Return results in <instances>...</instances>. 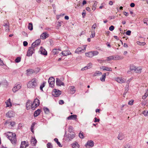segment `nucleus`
Listing matches in <instances>:
<instances>
[{"label":"nucleus","instance_id":"c9c22d12","mask_svg":"<svg viewBox=\"0 0 148 148\" xmlns=\"http://www.w3.org/2000/svg\"><path fill=\"white\" fill-rule=\"evenodd\" d=\"M54 140L56 143L59 146V147H61L62 146L60 144V143L58 141V140L57 138H55L54 139Z\"/></svg>","mask_w":148,"mask_h":148},{"label":"nucleus","instance_id":"4c0bfd02","mask_svg":"<svg viewBox=\"0 0 148 148\" xmlns=\"http://www.w3.org/2000/svg\"><path fill=\"white\" fill-rule=\"evenodd\" d=\"M142 69L140 68H136L135 70V71L136 73H140L141 72Z\"/></svg>","mask_w":148,"mask_h":148},{"label":"nucleus","instance_id":"6ab92c4d","mask_svg":"<svg viewBox=\"0 0 148 148\" xmlns=\"http://www.w3.org/2000/svg\"><path fill=\"white\" fill-rule=\"evenodd\" d=\"M41 112V110L40 109H38L36 110L34 113V116L36 117L40 114Z\"/></svg>","mask_w":148,"mask_h":148},{"label":"nucleus","instance_id":"79ce46f5","mask_svg":"<svg viewBox=\"0 0 148 148\" xmlns=\"http://www.w3.org/2000/svg\"><path fill=\"white\" fill-rule=\"evenodd\" d=\"M5 103L6 105V107H9L10 106H12V104L10 101L5 102Z\"/></svg>","mask_w":148,"mask_h":148},{"label":"nucleus","instance_id":"774afa93","mask_svg":"<svg viewBox=\"0 0 148 148\" xmlns=\"http://www.w3.org/2000/svg\"><path fill=\"white\" fill-rule=\"evenodd\" d=\"M94 121L95 122H99L100 121L99 119H97L96 117H95L94 118Z\"/></svg>","mask_w":148,"mask_h":148},{"label":"nucleus","instance_id":"4d7b16f0","mask_svg":"<svg viewBox=\"0 0 148 148\" xmlns=\"http://www.w3.org/2000/svg\"><path fill=\"white\" fill-rule=\"evenodd\" d=\"M92 64L91 63H90L88 64L86 66H87V68L88 69L92 67Z\"/></svg>","mask_w":148,"mask_h":148},{"label":"nucleus","instance_id":"72a5a7b5","mask_svg":"<svg viewBox=\"0 0 148 148\" xmlns=\"http://www.w3.org/2000/svg\"><path fill=\"white\" fill-rule=\"evenodd\" d=\"M43 109L46 114H48L49 113V110L48 108L44 107L43 108Z\"/></svg>","mask_w":148,"mask_h":148},{"label":"nucleus","instance_id":"ddd939ff","mask_svg":"<svg viewBox=\"0 0 148 148\" xmlns=\"http://www.w3.org/2000/svg\"><path fill=\"white\" fill-rule=\"evenodd\" d=\"M21 88V85L20 84H17L16 86L14 87L12 89V90L14 92H16L18 89Z\"/></svg>","mask_w":148,"mask_h":148},{"label":"nucleus","instance_id":"5fc2aeb1","mask_svg":"<svg viewBox=\"0 0 148 148\" xmlns=\"http://www.w3.org/2000/svg\"><path fill=\"white\" fill-rule=\"evenodd\" d=\"M79 136L81 138H84V136L83 133H81L80 132L79 134Z\"/></svg>","mask_w":148,"mask_h":148},{"label":"nucleus","instance_id":"1a4fd4ad","mask_svg":"<svg viewBox=\"0 0 148 148\" xmlns=\"http://www.w3.org/2000/svg\"><path fill=\"white\" fill-rule=\"evenodd\" d=\"M29 146L28 142L25 141H22L20 145V148H26Z\"/></svg>","mask_w":148,"mask_h":148},{"label":"nucleus","instance_id":"680f3d73","mask_svg":"<svg viewBox=\"0 0 148 148\" xmlns=\"http://www.w3.org/2000/svg\"><path fill=\"white\" fill-rule=\"evenodd\" d=\"M97 26V24L96 23H95L92 25V28H93L94 29L96 28V27Z\"/></svg>","mask_w":148,"mask_h":148},{"label":"nucleus","instance_id":"052dcab7","mask_svg":"<svg viewBox=\"0 0 148 148\" xmlns=\"http://www.w3.org/2000/svg\"><path fill=\"white\" fill-rule=\"evenodd\" d=\"M114 29V27L113 25H111L109 28V29L110 31H112Z\"/></svg>","mask_w":148,"mask_h":148},{"label":"nucleus","instance_id":"4be33fe9","mask_svg":"<svg viewBox=\"0 0 148 148\" xmlns=\"http://www.w3.org/2000/svg\"><path fill=\"white\" fill-rule=\"evenodd\" d=\"M71 93L72 94H73L75 92V87L74 86H71L70 88Z\"/></svg>","mask_w":148,"mask_h":148},{"label":"nucleus","instance_id":"2f4dec72","mask_svg":"<svg viewBox=\"0 0 148 148\" xmlns=\"http://www.w3.org/2000/svg\"><path fill=\"white\" fill-rule=\"evenodd\" d=\"M136 67L135 66L133 65H130V71H127V73H128L129 72L131 71H133L134 70L135 71V69L136 68Z\"/></svg>","mask_w":148,"mask_h":148},{"label":"nucleus","instance_id":"7c9ffc66","mask_svg":"<svg viewBox=\"0 0 148 148\" xmlns=\"http://www.w3.org/2000/svg\"><path fill=\"white\" fill-rule=\"evenodd\" d=\"M72 147L73 148H79V145L76 142L72 144Z\"/></svg>","mask_w":148,"mask_h":148},{"label":"nucleus","instance_id":"09e8293b","mask_svg":"<svg viewBox=\"0 0 148 148\" xmlns=\"http://www.w3.org/2000/svg\"><path fill=\"white\" fill-rule=\"evenodd\" d=\"M92 55H93V56L97 55L99 54V52L97 51H92Z\"/></svg>","mask_w":148,"mask_h":148},{"label":"nucleus","instance_id":"bb28decb","mask_svg":"<svg viewBox=\"0 0 148 148\" xmlns=\"http://www.w3.org/2000/svg\"><path fill=\"white\" fill-rule=\"evenodd\" d=\"M36 124V123L35 122H33L31 126L30 127V130L31 132L33 133H34V127L35 125Z\"/></svg>","mask_w":148,"mask_h":148},{"label":"nucleus","instance_id":"a211bd4d","mask_svg":"<svg viewBox=\"0 0 148 148\" xmlns=\"http://www.w3.org/2000/svg\"><path fill=\"white\" fill-rule=\"evenodd\" d=\"M61 54L64 56L71 54V53L69 51H64L61 52Z\"/></svg>","mask_w":148,"mask_h":148},{"label":"nucleus","instance_id":"f257e3e1","mask_svg":"<svg viewBox=\"0 0 148 148\" xmlns=\"http://www.w3.org/2000/svg\"><path fill=\"white\" fill-rule=\"evenodd\" d=\"M4 134L6 135L13 144L15 145L16 144V138L15 133L8 132Z\"/></svg>","mask_w":148,"mask_h":148},{"label":"nucleus","instance_id":"f03ea898","mask_svg":"<svg viewBox=\"0 0 148 148\" xmlns=\"http://www.w3.org/2000/svg\"><path fill=\"white\" fill-rule=\"evenodd\" d=\"M37 46V45L33 42L32 44L31 47H29L26 56L28 57L32 56V54L34 53V48Z\"/></svg>","mask_w":148,"mask_h":148},{"label":"nucleus","instance_id":"3c124183","mask_svg":"<svg viewBox=\"0 0 148 148\" xmlns=\"http://www.w3.org/2000/svg\"><path fill=\"white\" fill-rule=\"evenodd\" d=\"M108 59L107 60H114V56H110L107 58Z\"/></svg>","mask_w":148,"mask_h":148},{"label":"nucleus","instance_id":"0e129e2a","mask_svg":"<svg viewBox=\"0 0 148 148\" xmlns=\"http://www.w3.org/2000/svg\"><path fill=\"white\" fill-rule=\"evenodd\" d=\"M131 31L129 30L127 31L126 32V35H129V36H130L131 35Z\"/></svg>","mask_w":148,"mask_h":148},{"label":"nucleus","instance_id":"4468645a","mask_svg":"<svg viewBox=\"0 0 148 148\" xmlns=\"http://www.w3.org/2000/svg\"><path fill=\"white\" fill-rule=\"evenodd\" d=\"M77 116L75 114L71 115L67 118V119L75 120L77 119Z\"/></svg>","mask_w":148,"mask_h":148},{"label":"nucleus","instance_id":"338daca9","mask_svg":"<svg viewBox=\"0 0 148 148\" xmlns=\"http://www.w3.org/2000/svg\"><path fill=\"white\" fill-rule=\"evenodd\" d=\"M23 45L24 46H26L28 45V43L26 41H24L23 42Z\"/></svg>","mask_w":148,"mask_h":148},{"label":"nucleus","instance_id":"13d9d810","mask_svg":"<svg viewBox=\"0 0 148 148\" xmlns=\"http://www.w3.org/2000/svg\"><path fill=\"white\" fill-rule=\"evenodd\" d=\"M16 124L15 122L14 121H12L10 122V125L12 127H14Z\"/></svg>","mask_w":148,"mask_h":148},{"label":"nucleus","instance_id":"ea45409f","mask_svg":"<svg viewBox=\"0 0 148 148\" xmlns=\"http://www.w3.org/2000/svg\"><path fill=\"white\" fill-rule=\"evenodd\" d=\"M129 86L128 85L125 88V89L124 91V92L123 94V95H125L126 94V93H127V91H128L129 89Z\"/></svg>","mask_w":148,"mask_h":148},{"label":"nucleus","instance_id":"864d4df0","mask_svg":"<svg viewBox=\"0 0 148 148\" xmlns=\"http://www.w3.org/2000/svg\"><path fill=\"white\" fill-rule=\"evenodd\" d=\"M93 33H92H92L91 34V35L90 36V38H94L95 36V30H93Z\"/></svg>","mask_w":148,"mask_h":148},{"label":"nucleus","instance_id":"9b49d317","mask_svg":"<svg viewBox=\"0 0 148 148\" xmlns=\"http://www.w3.org/2000/svg\"><path fill=\"white\" fill-rule=\"evenodd\" d=\"M6 116L9 118H11L14 117V113L12 111H9L8 112L5 114Z\"/></svg>","mask_w":148,"mask_h":148},{"label":"nucleus","instance_id":"e433bc0d","mask_svg":"<svg viewBox=\"0 0 148 148\" xmlns=\"http://www.w3.org/2000/svg\"><path fill=\"white\" fill-rule=\"evenodd\" d=\"M40 39H38L35 40L34 42L36 44V45H37L38 46L40 45Z\"/></svg>","mask_w":148,"mask_h":148},{"label":"nucleus","instance_id":"7ed1b4c3","mask_svg":"<svg viewBox=\"0 0 148 148\" xmlns=\"http://www.w3.org/2000/svg\"><path fill=\"white\" fill-rule=\"evenodd\" d=\"M37 80L35 78L32 79L27 84V87L29 88H35L37 86Z\"/></svg>","mask_w":148,"mask_h":148},{"label":"nucleus","instance_id":"49530a36","mask_svg":"<svg viewBox=\"0 0 148 148\" xmlns=\"http://www.w3.org/2000/svg\"><path fill=\"white\" fill-rule=\"evenodd\" d=\"M73 130V127H72L71 126H70L68 128V131L70 133H73L72 132Z\"/></svg>","mask_w":148,"mask_h":148},{"label":"nucleus","instance_id":"37998d69","mask_svg":"<svg viewBox=\"0 0 148 148\" xmlns=\"http://www.w3.org/2000/svg\"><path fill=\"white\" fill-rule=\"evenodd\" d=\"M118 139L122 140L123 139V135L122 134H119L118 136Z\"/></svg>","mask_w":148,"mask_h":148},{"label":"nucleus","instance_id":"5701e85b","mask_svg":"<svg viewBox=\"0 0 148 148\" xmlns=\"http://www.w3.org/2000/svg\"><path fill=\"white\" fill-rule=\"evenodd\" d=\"M102 68L104 71L106 70L108 71H112V70L111 68H109L106 66H102Z\"/></svg>","mask_w":148,"mask_h":148},{"label":"nucleus","instance_id":"58836bf2","mask_svg":"<svg viewBox=\"0 0 148 148\" xmlns=\"http://www.w3.org/2000/svg\"><path fill=\"white\" fill-rule=\"evenodd\" d=\"M102 73L101 72L97 71H96L93 74V76H97L98 75H101V74Z\"/></svg>","mask_w":148,"mask_h":148},{"label":"nucleus","instance_id":"f8f14e48","mask_svg":"<svg viewBox=\"0 0 148 148\" xmlns=\"http://www.w3.org/2000/svg\"><path fill=\"white\" fill-rule=\"evenodd\" d=\"M40 53L42 55L44 56H47V51L45 49L42 47H41L40 49Z\"/></svg>","mask_w":148,"mask_h":148},{"label":"nucleus","instance_id":"b1692460","mask_svg":"<svg viewBox=\"0 0 148 148\" xmlns=\"http://www.w3.org/2000/svg\"><path fill=\"white\" fill-rule=\"evenodd\" d=\"M123 56H114V60H119L120 59H123Z\"/></svg>","mask_w":148,"mask_h":148},{"label":"nucleus","instance_id":"f3484780","mask_svg":"<svg viewBox=\"0 0 148 148\" xmlns=\"http://www.w3.org/2000/svg\"><path fill=\"white\" fill-rule=\"evenodd\" d=\"M26 71L27 72L26 74L27 75H29L34 73L35 71L34 70L32 69H27Z\"/></svg>","mask_w":148,"mask_h":148},{"label":"nucleus","instance_id":"a19ab883","mask_svg":"<svg viewBox=\"0 0 148 148\" xmlns=\"http://www.w3.org/2000/svg\"><path fill=\"white\" fill-rule=\"evenodd\" d=\"M50 87L53 88L54 86L55 81L48 82Z\"/></svg>","mask_w":148,"mask_h":148},{"label":"nucleus","instance_id":"a18cd8bd","mask_svg":"<svg viewBox=\"0 0 148 148\" xmlns=\"http://www.w3.org/2000/svg\"><path fill=\"white\" fill-rule=\"evenodd\" d=\"M47 148H53V146L50 143H48L47 145Z\"/></svg>","mask_w":148,"mask_h":148},{"label":"nucleus","instance_id":"603ef678","mask_svg":"<svg viewBox=\"0 0 148 148\" xmlns=\"http://www.w3.org/2000/svg\"><path fill=\"white\" fill-rule=\"evenodd\" d=\"M55 79L53 77H50L48 79V82L55 81Z\"/></svg>","mask_w":148,"mask_h":148},{"label":"nucleus","instance_id":"8fccbe9b","mask_svg":"<svg viewBox=\"0 0 148 148\" xmlns=\"http://www.w3.org/2000/svg\"><path fill=\"white\" fill-rule=\"evenodd\" d=\"M137 43L139 45L141 46H144L145 44V42H141L140 41H138L137 42Z\"/></svg>","mask_w":148,"mask_h":148},{"label":"nucleus","instance_id":"0eeeda50","mask_svg":"<svg viewBox=\"0 0 148 148\" xmlns=\"http://www.w3.org/2000/svg\"><path fill=\"white\" fill-rule=\"evenodd\" d=\"M94 144V143L92 140H88L86 143L85 145V146L87 148H90L93 147Z\"/></svg>","mask_w":148,"mask_h":148},{"label":"nucleus","instance_id":"cd10ccee","mask_svg":"<svg viewBox=\"0 0 148 148\" xmlns=\"http://www.w3.org/2000/svg\"><path fill=\"white\" fill-rule=\"evenodd\" d=\"M59 49H53L52 52L54 55H56L58 53H59Z\"/></svg>","mask_w":148,"mask_h":148},{"label":"nucleus","instance_id":"39448f33","mask_svg":"<svg viewBox=\"0 0 148 148\" xmlns=\"http://www.w3.org/2000/svg\"><path fill=\"white\" fill-rule=\"evenodd\" d=\"M66 132L65 131L64 136L67 138L66 140L69 141L71 140L75 137V134L74 133H70L68 134V135H66Z\"/></svg>","mask_w":148,"mask_h":148},{"label":"nucleus","instance_id":"a878e982","mask_svg":"<svg viewBox=\"0 0 148 148\" xmlns=\"http://www.w3.org/2000/svg\"><path fill=\"white\" fill-rule=\"evenodd\" d=\"M106 73H104L102 75V77L100 78V80L102 82H104L106 77Z\"/></svg>","mask_w":148,"mask_h":148},{"label":"nucleus","instance_id":"aec40b11","mask_svg":"<svg viewBox=\"0 0 148 148\" xmlns=\"http://www.w3.org/2000/svg\"><path fill=\"white\" fill-rule=\"evenodd\" d=\"M82 51L84 52V49H83L82 48L79 47L76 49L75 53H79L81 52Z\"/></svg>","mask_w":148,"mask_h":148},{"label":"nucleus","instance_id":"c756f323","mask_svg":"<svg viewBox=\"0 0 148 148\" xmlns=\"http://www.w3.org/2000/svg\"><path fill=\"white\" fill-rule=\"evenodd\" d=\"M86 56L89 57H92V56H93V55H92V51L86 53Z\"/></svg>","mask_w":148,"mask_h":148},{"label":"nucleus","instance_id":"6e6552de","mask_svg":"<svg viewBox=\"0 0 148 148\" xmlns=\"http://www.w3.org/2000/svg\"><path fill=\"white\" fill-rule=\"evenodd\" d=\"M32 102L30 100L28 99L27 100L26 105L27 109L28 110L29 109L32 108Z\"/></svg>","mask_w":148,"mask_h":148},{"label":"nucleus","instance_id":"423d86ee","mask_svg":"<svg viewBox=\"0 0 148 148\" xmlns=\"http://www.w3.org/2000/svg\"><path fill=\"white\" fill-rule=\"evenodd\" d=\"M61 91L56 89H54L52 92L53 95L55 97H58L61 94Z\"/></svg>","mask_w":148,"mask_h":148},{"label":"nucleus","instance_id":"c85d7f7f","mask_svg":"<svg viewBox=\"0 0 148 148\" xmlns=\"http://www.w3.org/2000/svg\"><path fill=\"white\" fill-rule=\"evenodd\" d=\"M28 28L30 30L32 31L33 30V24L32 23H30L28 24Z\"/></svg>","mask_w":148,"mask_h":148},{"label":"nucleus","instance_id":"dca6fc26","mask_svg":"<svg viewBox=\"0 0 148 148\" xmlns=\"http://www.w3.org/2000/svg\"><path fill=\"white\" fill-rule=\"evenodd\" d=\"M116 81L119 83H125L126 81V80L121 78L118 77L116 79Z\"/></svg>","mask_w":148,"mask_h":148},{"label":"nucleus","instance_id":"393cba45","mask_svg":"<svg viewBox=\"0 0 148 148\" xmlns=\"http://www.w3.org/2000/svg\"><path fill=\"white\" fill-rule=\"evenodd\" d=\"M3 26L5 27H6V30H5L6 31H9V24L8 23H5L4 25H3Z\"/></svg>","mask_w":148,"mask_h":148},{"label":"nucleus","instance_id":"69168bd1","mask_svg":"<svg viewBox=\"0 0 148 148\" xmlns=\"http://www.w3.org/2000/svg\"><path fill=\"white\" fill-rule=\"evenodd\" d=\"M59 104L60 105H62L64 103V101L62 100H60L59 101Z\"/></svg>","mask_w":148,"mask_h":148},{"label":"nucleus","instance_id":"f704fd0d","mask_svg":"<svg viewBox=\"0 0 148 148\" xmlns=\"http://www.w3.org/2000/svg\"><path fill=\"white\" fill-rule=\"evenodd\" d=\"M45 83L46 82H44L42 84H41L40 86V89L42 91H43V88L45 87Z\"/></svg>","mask_w":148,"mask_h":148},{"label":"nucleus","instance_id":"6e6d98bb","mask_svg":"<svg viewBox=\"0 0 148 148\" xmlns=\"http://www.w3.org/2000/svg\"><path fill=\"white\" fill-rule=\"evenodd\" d=\"M86 14V13L85 10H83V12H82V17L83 18H84L85 17Z\"/></svg>","mask_w":148,"mask_h":148},{"label":"nucleus","instance_id":"9d476101","mask_svg":"<svg viewBox=\"0 0 148 148\" xmlns=\"http://www.w3.org/2000/svg\"><path fill=\"white\" fill-rule=\"evenodd\" d=\"M56 85L58 86H64V83L59 78H57L56 79Z\"/></svg>","mask_w":148,"mask_h":148},{"label":"nucleus","instance_id":"de8ad7c7","mask_svg":"<svg viewBox=\"0 0 148 148\" xmlns=\"http://www.w3.org/2000/svg\"><path fill=\"white\" fill-rule=\"evenodd\" d=\"M142 114H143L145 116H148V111H144L142 112Z\"/></svg>","mask_w":148,"mask_h":148},{"label":"nucleus","instance_id":"c03bdc74","mask_svg":"<svg viewBox=\"0 0 148 148\" xmlns=\"http://www.w3.org/2000/svg\"><path fill=\"white\" fill-rule=\"evenodd\" d=\"M21 60V58L19 57H17L15 61L16 63H18L20 62Z\"/></svg>","mask_w":148,"mask_h":148},{"label":"nucleus","instance_id":"bf43d9fd","mask_svg":"<svg viewBox=\"0 0 148 148\" xmlns=\"http://www.w3.org/2000/svg\"><path fill=\"white\" fill-rule=\"evenodd\" d=\"M134 100H131V101H130L128 103V104L129 105H133V102H134Z\"/></svg>","mask_w":148,"mask_h":148},{"label":"nucleus","instance_id":"412c9836","mask_svg":"<svg viewBox=\"0 0 148 148\" xmlns=\"http://www.w3.org/2000/svg\"><path fill=\"white\" fill-rule=\"evenodd\" d=\"M31 142L32 145L33 146H35L36 145L37 141L36 139L34 138L31 139Z\"/></svg>","mask_w":148,"mask_h":148},{"label":"nucleus","instance_id":"20e7f679","mask_svg":"<svg viewBox=\"0 0 148 148\" xmlns=\"http://www.w3.org/2000/svg\"><path fill=\"white\" fill-rule=\"evenodd\" d=\"M39 100L38 99L36 98L34 100L32 103V109L33 110H34L37 106H39Z\"/></svg>","mask_w":148,"mask_h":148},{"label":"nucleus","instance_id":"473e14b6","mask_svg":"<svg viewBox=\"0 0 148 148\" xmlns=\"http://www.w3.org/2000/svg\"><path fill=\"white\" fill-rule=\"evenodd\" d=\"M97 1H95V3L92 5V9L93 10L95 11L96 9V7L97 5Z\"/></svg>","mask_w":148,"mask_h":148},{"label":"nucleus","instance_id":"2eb2a0df","mask_svg":"<svg viewBox=\"0 0 148 148\" xmlns=\"http://www.w3.org/2000/svg\"><path fill=\"white\" fill-rule=\"evenodd\" d=\"M49 35L45 32L43 33L40 36V38L41 39H45L48 37Z\"/></svg>","mask_w":148,"mask_h":148},{"label":"nucleus","instance_id":"e2e57ef3","mask_svg":"<svg viewBox=\"0 0 148 148\" xmlns=\"http://www.w3.org/2000/svg\"><path fill=\"white\" fill-rule=\"evenodd\" d=\"M148 96V94L147 93H145L144 95H143L142 96V98L143 99H145Z\"/></svg>","mask_w":148,"mask_h":148}]
</instances>
